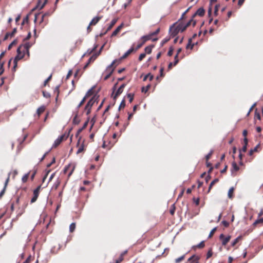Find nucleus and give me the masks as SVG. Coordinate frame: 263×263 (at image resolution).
<instances>
[{
  "label": "nucleus",
  "instance_id": "4d7b16f0",
  "mask_svg": "<svg viewBox=\"0 0 263 263\" xmlns=\"http://www.w3.org/2000/svg\"><path fill=\"white\" fill-rule=\"evenodd\" d=\"M193 200L196 205H198L199 204V201H200L199 198H194Z\"/></svg>",
  "mask_w": 263,
  "mask_h": 263
},
{
  "label": "nucleus",
  "instance_id": "2eb2a0df",
  "mask_svg": "<svg viewBox=\"0 0 263 263\" xmlns=\"http://www.w3.org/2000/svg\"><path fill=\"white\" fill-rule=\"evenodd\" d=\"M10 175V173H9L7 179L5 181L4 189H3V190L0 193V197H1L4 194V193L5 192L7 186L8 185V182L9 181Z\"/></svg>",
  "mask_w": 263,
  "mask_h": 263
},
{
  "label": "nucleus",
  "instance_id": "3c124183",
  "mask_svg": "<svg viewBox=\"0 0 263 263\" xmlns=\"http://www.w3.org/2000/svg\"><path fill=\"white\" fill-rule=\"evenodd\" d=\"M151 87V85H148L146 87H142V92H146L148 89H149Z\"/></svg>",
  "mask_w": 263,
  "mask_h": 263
},
{
  "label": "nucleus",
  "instance_id": "1a4fd4ad",
  "mask_svg": "<svg viewBox=\"0 0 263 263\" xmlns=\"http://www.w3.org/2000/svg\"><path fill=\"white\" fill-rule=\"evenodd\" d=\"M231 238V236L230 235L226 236L223 234H221L219 236V239L221 241L222 246H226L230 240Z\"/></svg>",
  "mask_w": 263,
  "mask_h": 263
},
{
  "label": "nucleus",
  "instance_id": "13d9d810",
  "mask_svg": "<svg viewBox=\"0 0 263 263\" xmlns=\"http://www.w3.org/2000/svg\"><path fill=\"white\" fill-rule=\"evenodd\" d=\"M52 78V75L51 74L45 81H44V86H46V84L48 83V82L51 80Z\"/></svg>",
  "mask_w": 263,
  "mask_h": 263
},
{
  "label": "nucleus",
  "instance_id": "79ce46f5",
  "mask_svg": "<svg viewBox=\"0 0 263 263\" xmlns=\"http://www.w3.org/2000/svg\"><path fill=\"white\" fill-rule=\"evenodd\" d=\"M216 230H217V228L215 227V228H213L211 231V232H210V234L209 235V237H208L209 238H211L213 236V235L215 233V232H216Z\"/></svg>",
  "mask_w": 263,
  "mask_h": 263
},
{
  "label": "nucleus",
  "instance_id": "c756f323",
  "mask_svg": "<svg viewBox=\"0 0 263 263\" xmlns=\"http://www.w3.org/2000/svg\"><path fill=\"white\" fill-rule=\"evenodd\" d=\"M218 181H219L218 179L216 178V179H215L214 180H213V181L211 182V183L210 184V185H209V189H208V192H207V193H209L210 192V191H211V189L212 188L213 186V185H214L216 183L218 182Z\"/></svg>",
  "mask_w": 263,
  "mask_h": 263
},
{
  "label": "nucleus",
  "instance_id": "864d4df0",
  "mask_svg": "<svg viewBox=\"0 0 263 263\" xmlns=\"http://www.w3.org/2000/svg\"><path fill=\"white\" fill-rule=\"evenodd\" d=\"M160 32V29L158 28L155 31L150 33L152 36L157 35Z\"/></svg>",
  "mask_w": 263,
  "mask_h": 263
},
{
  "label": "nucleus",
  "instance_id": "e2e57ef3",
  "mask_svg": "<svg viewBox=\"0 0 263 263\" xmlns=\"http://www.w3.org/2000/svg\"><path fill=\"white\" fill-rule=\"evenodd\" d=\"M31 32H29L28 33L27 36H26V37L24 39V41H26L29 40L30 38L31 37Z\"/></svg>",
  "mask_w": 263,
  "mask_h": 263
},
{
  "label": "nucleus",
  "instance_id": "72a5a7b5",
  "mask_svg": "<svg viewBox=\"0 0 263 263\" xmlns=\"http://www.w3.org/2000/svg\"><path fill=\"white\" fill-rule=\"evenodd\" d=\"M186 254H184L182 255L181 256L175 259V263H180L181 261L183 260L185 257Z\"/></svg>",
  "mask_w": 263,
  "mask_h": 263
},
{
  "label": "nucleus",
  "instance_id": "a18cd8bd",
  "mask_svg": "<svg viewBox=\"0 0 263 263\" xmlns=\"http://www.w3.org/2000/svg\"><path fill=\"white\" fill-rule=\"evenodd\" d=\"M125 106V101L124 100H123L119 106V109H121L122 108H124Z\"/></svg>",
  "mask_w": 263,
  "mask_h": 263
},
{
  "label": "nucleus",
  "instance_id": "de8ad7c7",
  "mask_svg": "<svg viewBox=\"0 0 263 263\" xmlns=\"http://www.w3.org/2000/svg\"><path fill=\"white\" fill-rule=\"evenodd\" d=\"M213 153V151L212 150L210 151V152L205 156V159L206 161H208L210 159L211 156L212 155Z\"/></svg>",
  "mask_w": 263,
  "mask_h": 263
},
{
  "label": "nucleus",
  "instance_id": "aec40b11",
  "mask_svg": "<svg viewBox=\"0 0 263 263\" xmlns=\"http://www.w3.org/2000/svg\"><path fill=\"white\" fill-rule=\"evenodd\" d=\"M134 45H133V46L123 55V56L121 57V59H124L126 58L133 52L135 51V49H134L133 47Z\"/></svg>",
  "mask_w": 263,
  "mask_h": 263
},
{
  "label": "nucleus",
  "instance_id": "37998d69",
  "mask_svg": "<svg viewBox=\"0 0 263 263\" xmlns=\"http://www.w3.org/2000/svg\"><path fill=\"white\" fill-rule=\"evenodd\" d=\"M4 62H2V63H0V76L2 74L4 71Z\"/></svg>",
  "mask_w": 263,
  "mask_h": 263
},
{
  "label": "nucleus",
  "instance_id": "69168bd1",
  "mask_svg": "<svg viewBox=\"0 0 263 263\" xmlns=\"http://www.w3.org/2000/svg\"><path fill=\"white\" fill-rule=\"evenodd\" d=\"M163 70H164V68L163 67L161 68L160 70V76L161 77H164Z\"/></svg>",
  "mask_w": 263,
  "mask_h": 263
},
{
  "label": "nucleus",
  "instance_id": "774afa93",
  "mask_svg": "<svg viewBox=\"0 0 263 263\" xmlns=\"http://www.w3.org/2000/svg\"><path fill=\"white\" fill-rule=\"evenodd\" d=\"M31 257H28L23 263H30Z\"/></svg>",
  "mask_w": 263,
  "mask_h": 263
},
{
  "label": "nucleus",
  "instance_id": "a878e982",
  "mask_svg": "<svg viewBox=\"0 0 263 263\" xmlns=\"http://www.w3.org/2000/svg\"><path fill=\"white\" fill-rule=\"evenodd\" d=\"M152 36L150 33L146 35L142 36L140 39L141 41H143V43H145L146 41L152 39Z\"/></svg>",
  "mask_w": 263,
  "mask_h": 263
},
{
  "label": "nucleus",
  "instance_id": "393cba45",
  "mask_svg": "<svg viewBox=\"0 0 263 263\" xmlns=\"http://www.w3.org/2000/svg\"><path fill=\"white\" fill-rule=\"evenodd\" d=\"M182 49L181 48H179L177 50V54L175 56L174 58V65H176L179 62V59H178V55L181 52Z\"/></svg>",
  "mask_w": 263,
  "mask_h": 263
},
{
  "label": "nucleus",
  "instance_id": "e433bc0d",
  "mask_svg": "<svg viewBox=\"0 0 263 263\" xmlns=\"http://www.w3.org/2000/svg\"><path fill=\"white\" fill-rule=\"evenodd\" d=\"M204 246H205L204 241H202L200 242L198 245L194 246V248L201 249V248H203L204 247Z\"/></svg>",
  "mask_w": 263,
  "mask_h": 263
},
{
  "label": "nucleus",
  "instance_id": "39448f33",
  "mask_svg": "<svg viewBox=\"0 0 263 263\" xmlns=\"http://www.w3.org/2000/svg\"><path fill=\"white\" fill-rule=\"evenodd\" d=\"M116 60H114L111 64L107 67V68L106 69V72H107V74L104 77V80H107L111 75L112 73L113 72L114 70V68H112L116 62Z\"/></svg>",
  "mask_w": 263,
  "mask_h": 263
},
{
  "label": "nucleus",
  "instance_id": "bf43d9fd",
  "mask_svg": "<svg viewBox=\"0 0 263 263\" xmlns=\"http://www.w3.org/2000/svg\"><path fill=\"white\" fill-rule=\"evenodd\" d=\"M247 145H244L242 148L240 149L239 151H241V152L245 153L247 151Z\"/></svg>",
  "mask_w": 263,
  "mask_h": 263
},
{
  "label": "nucleus",
  "instance_id": "58836bf2",
  "mask_svg": "<svg viewBox=\"0 0 263 263\" xmlns=\"http://www.w3.org/2000/svg\"><path fill=\"white\" fill-rule=\"evenodd\" d=\"M76 229V223H72L69 226V231L72 233Z\"/></svg>",
  "mask_w": 263,
  "mask_h": 263
},
{
  "label": "nucleus",
  "instance_id": "bb28decb",
  "mask_svg": "<svg viewBox=\"0 0 263 263\" xmlns=\"http://www.w3.org/2000/svg\"><path fill=\"white\" fill-rule=\"evenodd\" d=\"M197 44V43H196V44ZM195 45V43H192V39H189L188 41V43L186 46V48L192 49Z\"/></svg>",
  "mask_w": 263,
  "mask_h": 263
},
{
  "label": "nucleus",
  "instance_id": "7ed1b4c3",
  "mask_svg": "<svg viewBox=\"0 0 263 263\" xmlns=\"http://www.w3.org/2000/svg\"><path fill=\"white\" fill-rule=\"evenodd\" d=\"M76 166L73 163H70L64 167L63 172L65 174L67 173L68 174V178H69L72 174Z\"/></svg>",
  "mask_w": 263,
  "mask_h": 263
},
{
  "label": "nucleus",
  "instance_id": "f257e3e1",
  "mask_svg": "<svg viewBox=\"0 0 263 263\" xmlns=\"http://www.w3.org/2000/svg\"><path fill=\"white\" fill-rule=\"evenodd\" d=\"M98 99V97L94 96L89 100V101L86 104L84 108V110L86 111L87 115H88L90 113L91 107L96 102H97Z\"/></svg>",
  "mask_w": 263,
  "mask_h": 263
},
{
  "label": "nucleus",
  "instance_id": "ddd939ff",
  "mask_svg": "<svg viewBox=\"0 0 263 263\" xmlns=\"http://www.w3.org/2000/svg\"><path fill=\"white\" fill-rule=\"evenodd\" d=\"M125 86V84H122L120 87L118 89V90H117L115 95H114V96L113 97L114 98V99L115 100L116 99V98L120 95L122 93L123 91V89L124 88Z\"/></svg>",
  "mask_w": 263,
  "mask_h": 263
},
{
  "label": "nucleus",
  "instance_id": "a211bd4d",
  "mask_svg": "<svg viewBox=\"0 0 263 263\" xmlns=\"http://www.w3.org/2000/svg\"><path fill=\"white\" fill-rule=\"evenodd\" d=\"M16 32V28H15L13 29V31H12V32H11V33L7 32L4 37V41L7 40L9 36H10V37L13 36Z\"/></svg>",
  "mask_w": 263,
  "mask_h": 263
},
{
  "label": "nucleus",
  "instance_id": "20e7f679",
  "mask_svg": "<svg viewBox=\"0 0 263 263\" xmlns=\"http://www.w3.org/2000/svg\"><path fill=\"white\" fill-rule=\"evenodd\" d=\"M194 17L192 18L188 21L186 24H184L183 22H180L178 24V26H181L182 29H181V32L184 31L187 27L190 26L192 24L193 26H194L196 25V21L193 20Z\"/></svg>",
  "mask_w": 263,
  "mask_h": 263
},
{
  "label": "nucleus",
  "instance_id": "0e129e2a",
  "mask_svg": "<svg viewBox=\"0 0 263 263\" xmlns=\"http://www.w3.org/2000/svg\"><path fill=\"white\" fill-rule=\"evenodd\" d=\"M72 74V70H69V71H68V73H67V76H66V79H69V78L70 77H71V76Z\"/></svg>",
  "mask_w": 263,
  "mask_h": 263
},
{
  "label": "nucleus",
  "instance_id": "0eeeda50",
  "mask_svg": "<svg viewBox=\"0 0 263 263\" xmlns=\"http://www.w3.org/2000/svg\"><path fill=\"white\" fill-rule=\"evenodd\" d=\"M104 45H102V47H101L100 49V51L97 54H93V55H92L88 60V62H87V63L86 64V65L84 66V69H86L87 67L88 66V65L90 64V63L91 62H93L97 58V57L100 54L102 49H103V48L104 47Z\"/></svg>",
  "mask_w": 263,
  "mask_h": 263
},
{
  "label": "nucleus",
  "instance_id": "f03ea898",
  "mask_svg": "<svg viewBox=\"0 0 263 263\" xmlns=\"http://www.w3.org/2000/svg\"><path fill=\"white\" fill-rule=\"evenodd\" d=\"M25 51H24L22 47L21 46H20L17 49V55L16 56V57L15 58V59L14 60V65L13 66L14 69H15L17 66V61L18 60H20L22 59H23L24 58V57L25 56Z\"/></svg>",
  "mask_w": 263,
  "mask_h": 263
},
{
  "label": "nucleus",
  "instance_id": "052dcab7",
  "mask_svg": "<svg viewBox=\"0 0 263 263\" xmlns=\"http://www.w3.org/2000/svg\"><path fill=\"white\" fill-rule=\"evenodd\" d=\"M259 148H260V144H258L253 149H252V150L254 152H258V149Z\"/></svg>",
  "mask_w": 263,
  "mask_h": 263
},
{
  "label": "nucleus",
  "instance_id": "c85d7f7f",
  "mask_svg": "<svg viewBox=\"0 0 263 263\" xmlns=\"http://www.w3.org/2000/svg\"><path fill=\"white\" fill-rule=\"evenodd\" d=\"M242 239V236H239L237 237L232 242L231 246L232 247H234L239 241H241Z\"/></svg>",
  "mask_w": 263,
  "mask_h": 263
},
{
  "label": "nucleus",
  "instance_id": "6e6d98bb",
  "mask_svg": "<svg viewBox=\"0 0 263 263\" xmlns=\"http://www.w3.org/2000/svg\"><path fill=\"white\" fill-rule=\"evenodd\" d=\"M144 43H143V41H141V42L140 43H139L136 48H135V51L137 50L138 49H139V48H140L144 44Z\"/></svg>",
  "mask_w": 263,
  "mask_h": 263
},
{
  "label": "nucleus",
  "instance_id": "49530a36",
  "mask_svg": "<svg viewBox=\"0 0 263 263\" xmlns=\"http://www.w3.org/2000/svg\"><path fill=\"white\" fill-rule=\"evenodd\" d=\"M213 255V252H212V249H210L208 253H207V254H206V259H209V258H210Z\"/></svg>",
  "mask_w": 263,
  "mask_h": 263
},
{
  "label": "nucleus",
  "instance_id": "338daca9",
  "mask_svg": "<svg viewBox=\"0 0 263 263\" xmlns=\"http://www.w3.org/2000/svg\"><path fill=\"white\" fill-rule=\"evenodd\" d=\"M175 206L173 205V208L170 210V212L171 213V215H174V213H175Z\"/></svg>",
  "mask_w": 263,
  "mask_h": 263
},
{
  "label": "nucleus",
  "instance_id": "09e8293b",
  "mask_svg": "<svg viewBox=\"0 0 263 263\" xmlns=\"http://www.w3.org/2000/svg\"><path fill=\"white\" fill-rule=\"evenodd\" d=\"M145 56H146L145 53H142L140 54L138 60L139 61H141L145 57Z\"/></svg>",
  "mask_w": 263,
  "mask_h": 263
},
{
  "label": "nucleus",
  "instance_id": "ea45409f",
  "mask_svg": "<svg viewBox=\"0 0 263 263\" xmlns=\"http://www.w3.org/2000/svg\"><path fill=\"white\" fill-rule=\"evenodd\" d=\"M29 174H30V173H28L23 176V177H22V181L23 182H27V181L28 180V179L29 178Z\"/></svg>",
  "mask_w": 263,
  "mask_h": 263
},
{
  "label": "nucleus",
  "instance_id": "b1692460",
  "mask_svg": "<svg viewBox=\"0 0 263 263\" xmlns=\"http://www.w3.org/2000/svg\"><path fill=\"white\" fill-rule=\"evenodd\" d=\"M123 25L121 24L120 26H119L112 33V34L111 35V37L115 36L117 35L119 32L120 31L121 29L122 28Z\"/></svg>",
  "mask_w": 263,
  "mask_h": 263
},
{
  "label": "nucleus",
  "instance_id": "9d476101",
  "mask_svg": "<svg viewBox=\"0 0 263 263\" xmlns=\"http://www.w3.org/2000/svg\"><path fill=\"white\" fill-rule=\"evenodd\" d=\"M239 169V167L237 163L235 161H233L232 163V168L231 169L232 175L233 176H236L237 175V172Z\"/></svg>",
  "mask_w": 263,
  "mask_h": 263
},
{
  "label": "nucleus",
  "instance_id": "9b49d317",
  "mask_svg": "<svg viewBox=\"0 0 263 263\" xmlns=\"http://www.w3.org/2000/svg\"><path fill=\"white\" fill-rule=\"evenodd\" d=\"M173 26H174V25L172 26L170 30L171 31V35L174 37L178 33L179 31L181 32V29L182 28L181 26H178V25L176 28H174Z\"/></svg>",
  "mask_w": 263,
  "mask_h": 263
},
{
  "label": "nucleus",
  "instance_id": "8fccbe9b",
  "mask_svg": "<svg viewBox=\"0 0 263 263\" xmlns=\"http://www.w3.org/2000/svg\"><path fill=\"white\" fill-rule=\"evenodd\" d=\"M127 98L129 99V102H132L134 99V95L132 93H128L127 95Z\"/></svg>",
  "mask_w": 263,
  "mask_h": 263
},
{
  "label": "nucleus",
  "instance_id": "423d86ee",
  "mask_svg": "<svg viewBox=\"0 0 263 263\" xmlns=\"http://www.w3.org/2000/svg\"><path fill=\"white\" fill-rule=\"evenodd\" d=\"M67 137L65 136V135H62L59 137L54 142V143L53 144L52 146V148H57L61 143L64 140H66L67 139Z\"/></svg>",
  "mask_w": 263,
  "mask_h": 263
},
{
  "label": "nucleus",
  "instance_id": "f704fd0d",
  "mask_svg": "<svg viewBox=\"0 0 263 263\" xmlns=\"http://www.w3.org/2000/svg\"><path fill=\"white\" fill-rule=\"evenodd\" d=\"M93 93V88L90 89L86 93L85 96H84V97H85V98H88V97H89L90 96H91V95H92Z\"/></svg>",
  "mask_w": 263,
  "mask_h": 263
},
{
  "label": "nucleus",
  "instance_id": "2f4dec72",
  "mask_svg": "<svg viewBox=\"0 0 263 263\" xmlns=\"http://www.w3.org/2000/svg\"><path fill=\"white\" fill-rule=\"evenodd\" d=\"M45 108L44 106L40 107L36 111V113L39 116H40L44 111Z\"/></svg>",
  "mask_w": 263,
  "mask_h": 263
},
{
  "label": "nucleus",
  "instance_id": "6ab92c4d",
  "mask_svg": "<svg viewBox=\"0 0 263 263\" xmlns=\"http://www.w3.org/2000/svg\"><path fill=\"white\" fill-rule=\"evenodd\" d=\"M127 253V251L125 250L124 252H123L119 257L118 259H117L115 261V263H120L121 262L123 259H124V256Z\"/></svg>",
  "mask_w": 263,
  "mask_h": 263
},
{
  "label": "nucleus",
  "instance_id": "f3484780",
  "mask_svg": "<svg viewBox=\"0 0 263 263\" xmlns=\"http://www.w3.org/2000/svg\"><path fill=\"white\" fill-rule=\"evenodd\" d=\"M46 14H42L41 16V21L39 22V24L42 25V27H44L48 22V20H46Z\"/></svg>",
  "mask_w": 263,
  "mask_h": 263
},
{
  "label": "nucleus",
  "instance_id": "4be33fe9",
  "mask_svg": "<svg viewBox=\"0 0 263 263\" xmlns=\"http://www.w3.org/2000/svg\"><path fill=\"white\" fill-rule=\"evenodd\" d=\"M117 22V20L116 19H114L111 21L109 26H108V27L107 28V30L105 32H104V33H101L100 34V36H103V35H104L108 31H109V30H110L112 27L115 25V24Z\"/></svg>",
  "mask_w": 263,
  "mask_h": 263
},
{
  "label": "nucleus",
  "instance_id": "6e6552de",
  "mask_svg": "<svg viewBox=\"0 0 263 263\" xmlns=\"http://www.w3.org/2000/svg\"><path fill=\"white\" fill-rule=\"evenodd\" d=\"M41 185H39L33 191V197L32 198V199H31V203H33L34 202H35L39 196V194H40V189H41Z\"/></svg>",
  "mask_w": 263,
  "mask_h": 263
},
{
  "label": "nucleus",
  "instance_id": "c03bdc74",
  "mask_svg": "<svg viewBox=\"0 0 263 263\" xmlns=\"http://www.w3.org/2000/svg\"><path fill=\"white\" fill-rule=\"evenodd\" d=\"M87 98H85V97H84L83 98V99L81 100V101L80 102V103H79V104L78 105V109H79L80 107H81L83 104L85 103V102L86 101Z\"/></svg>",
  "mask_w": 263,
  "mask_h": 263
},
{
  "label": "nucleus",
  "instance_id": "7c9ffc66",
  "mask_svg": "<svg viewBox=\"0 0 263 263\" xmlns=\"http://www.w3.org/2000/svg\"><path fill=\"white\" fill-rule=\"evenodd\" d=\"M60 183H61V180H59V179L57 180V181L55 182V183H54L52 189L53 190H57V189L59 187V185H60Z\"/></svg>",
  "mask_w": 263,
  "mask_h": 263
},
{
  "label": "nucleus",
  "instance_id": "473e14b6",
  "mask_svg": "<svg viewBox=\"0 0 263 263\" xmlns=\"http://www.w3.org/2000/svg\"><path fill=\"white\" fill-rule=\"evenodd\" d=\"M234 191V189L233 187H231L229 191H228V196L229 198L232 199L233 197V193Z\"/></svg>",
  "mask_w": 263,
  "mask_h": 263
},
{
  "label": "nucleus",
  "instance_id": "a19ab883",
  "mask_svg": "<svg viewBox=\"0 0 263 263\" xmlns=\"http://www.w3.org/2000/svg\"><path fill=\"white\" fill-rule=\"evenodd\" d=\"M84 150V144H82L78 148V151L77 152V154H78L79 153H81L82 152H83Z\"/></svg>",
  "mask_w": 263,
  "mask_h": 263
},
{
  "label": "nucleus",
  "instance_id": "4468645a",
  "mask_svg": "<svg viewBox=\"0 0 263 263\" xmlns=\"http://www.w3.org/2000/svg\"><path fill=\"white\" fill-rule=\"evenodd\" d=\"M205 10L203 8H199L196 12L193 15V17H194L196 15L199 16H203L204 15Z\"/></svg>",
  "mask_w": 263,
  "mask_h": 263
},
{
  "label": "nucleus",
  "instance_id": "4c0bfd02",
  "mask_svg": "<svg viewBox=\"0 0 263 263\" xmlns=\"http://www.w3.org/2000/svg\"><path fill=\"white\" fill-rule=\"evenodd\" d=\"M17 43V40L16 39L14 40L8 47V50H10L12 46L14 45H16Z\"/></svg>",
  "mask_w": 263,
  "mask_h": 263
},
{
  "label": "nucleus",
  "instance_id": "dca6fc26",
  "mask_svg": "<svg viewBox=\"0 0 263 263\" xmlns=\"http://www.w3.org/2000/svg\"><path fill=\"white\" fill-rule=\"evenodd\" d=\"M102 16L95 17L90 22L89 26L96 25L99 22V21L102 18Z\"/></svg>",
  "mask_w": 263,
  "mask_h": 263
},
{
  "label": "nucleus",
  "instance_id": "412c9836",
  "mask_svg": "<svg viewBox=\"0 0 263 263\" xmlns=\"http://www.w3.org/2000/svg\"><path fill=\"white\" fill-rule=\"evenodd\" d=\"M33 43L30 42H26L24 44L21 45L20 46L22 47L24 51H25V50L29 49L32 46Z\"/></svg>",
  "mask_w": 263,
  "mask_h": 263
},
{
  "label": "nucleus",
  "instance_id": "c9c22d12",
  "mask_svg": "<svg viewBox=\"0 0 263 263\" xmlns=\"http://www.w3.org/2000/svg\"><path fill=\"white\" fill-rule=\"evenodd\" d=\"M263 223V218H259L258 219H257L254 221V222L253 224V226L255 227H256L258 224L259 223Z\"/></svg>",
  "mask_w": 263,
  "mask_h": 263
},
{
  "label": "nucleus",
  "instance_id": "680f3d73",
  "mask_svg": "<svg viewBox=\"0 0 263 263\" xmlns=\"http://www.w3.org/2000/svg\"><path fill=\"white\" fill-rule=\"evenodd\" d=\"M222 223L225 227H228L229 226V223L225 220L222 221Z\"/></svg>",
  "mask_w": 263,
  "mask_h": 263
},
{
  "label": "nucleus",
  "instance_id": "5fc2aeb1",
  "mask_svg": "<svg viewBox=\"0 0 263 263\" xmlns=\"http://www.w3.org/2000/svg\"><path fill=\"white\" fill-rule=\"evenodd\" d=\"M255 118H256L258 120L261 119V117H260V114L259 112H257V109H256L255 112Z\"/></svg>",
  "mask_w": 263,
  "mask_h": 263
},
{
  "label": "nucleus",
  "instance_id": "603ef678",
  "mask_svg": "<svg viewBox=\"0 0 263 263\" xmlns=\"http://www.w3.org/2000/svg\"><path fill=\"white\" fill-rule=\"evenodd\" d=\"M173 47H171L169 49V50L167 52V55H168V56L171 57L173 55Z\"/></svg>",
  "mask_w": 263,
  "mask_h": 263
},
{
  "label": "nucleus",
  "instance_id": "5701e85b",
  "mask_svg": "<svg viewBox=\"0 0 263 263\" xmlns=\"http://www.w3.org/2000/svg\"><path fill=\"white\" fill-rule=\"evenodd\" d=\"M47 2V0H44V3L42 4L41 0H39L37 5L36 6V8L39 9V10L42 9L44 8L45 4H46Z\"/></svg>",
  "mask_w": 263,
  "mask_h": 263
},
{
  "label": "nucleus",
  "instance_id": "f8f14e48",
  "mask_svg": "<svg viewBox=\"0 0 263 263\" xmlns=\"http://www.w3.org/2000/svg\"><path fill=\"white\" fill-rule=\"evenodd\" d=\"M199 259V256L196 255H193L187 259V262L189 263H198Z\"/></svg>",
  "mask_w": 263,
  "mask_h": 263
},
{
  "label": "nucleus",
  "instance_id": "cd10ccee",
  "mask_svg": "<svg viewBox=\"0 0 263 263\" xmlns=\"http://www.w3.org/2000/svg\"><path fill=\"white\" fill-rule=\"evenodd\" d=\"M154 47V45H151L146 47L144 49L145 53L150 54L152 52V49Z\"/></svg>",
  "mask_w": 263,
  "mask_h": 263
}]
</instances>
